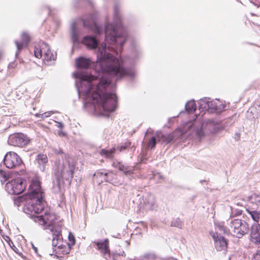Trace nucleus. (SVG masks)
<instances>
[{"mask_svg": "<svg viewBox=\"0 0 260 260\" xmlns=\"http://www.w3.org/2000/svg\"><path fill=\"white\" fill-rule=\"evenodd\" d=\"M114 23H106L105 27V41L114 46L111 48H107L104 43L99 46L97 37L103 33V28L92 17L89 19H80L71 24L74 48L80 43L90 49L98 47L95 65L98 75L94 76L84 72L74 73L77 79L76 86L79 96L86 101L85 104L93 105L95 110H99L108 117L117 106V98L114 93L115 84L112 80H117L125 76L132 78L136 74L134 69L127 68V59L123 60L111 53L118 54V52L122 51L127 36L117 6L114 7Z\"/></svg>", "mask_w": 260, "mask_h": 260, "instance_id": "f257e3e1", "label": "nucleus"}, {"mask_svg": "<svg viewBox=\"0 0 260 260\" xmlns=\"http://www.w3.org/2000/svg\"><path fill=\"white\" fill-rule=\"evenodd\" d=\"M30 187V192L29 194L30 200L24 206V212L29 214L30 217L35 222L46 226L45 229L50 231L52 228L54 229V228L59 226L53 224L56 219V215L51 214L48 208H44V193L41 190L40 183L39 181L33 182Z\"/></svg>", "mask_w": 260, "mask_h": 260, "instance_id": "f03ea898", "label": "nucleus"}, {"mask_svg": "<svg viewBox=\"0 0 260 260\" xmlns=\"http://www.w3.org/2000/svg\"><path fill=\"white\" fill-rule=\"evenodd\" d=\"M56 165L58 172L56 175L55 179L53 181V185L54 188H56L59 190L61 188L60 177L67 180H71L73 177L76 162L69 155L64 154V159L59 160Z\"/></svg>", "mask_w": 260, "mask_h": 260, "instance_id": "7ed1b4c3", "label": "nucleus"}, {"mask_svg": "<svg viewBox=\"0 0 260 260\" xmlns=\"http://www.w3.org/2000/svg\"><path fill=\"white\" fill-rule=\"evenodd\" d=\"M226 223L229 232L237 238H242L244 235L247 234L249 232V225L244 220L229 218L226 220Z\"/></svg>", "mask_w": 260, "mask_h": 260, "instance_id": "20e7f679", "label": "nucleus"}, {"mask_svg": "<svg viewBox=\"0 0 260 260\" xmlns=\"http://www.w3.org/2000/svg\"><path fill=\"white\" fill-rule=\"evenodd\" d=\"M34 54L38 58L43 57V60L47 62L52 60H55L56 58V55L53 54L48 45L44 42L40 43L35 46Z\"/></svg>", "mask_w": 260, "mask_h": 260, "instance_id": "39448f33", "label": "nucleus"}, {"mask_svg": "<svg viewBox=\"0 0 260 260\" xmlns=\"http://www.w3.org/2000/svg\"><path fill=\"white\" fill-rule=\"evenodd\" d=\"M6 190L9 194H19L26 188V181L22 178H17L6 183Z\"/></svg>", "mask_w": 260, "mask_h": 260, "instance_id": "423d86ee", "label": "nucleus"}, {"mask_svg": "<svg viewBox=\"0 0 260 260\" xmlns=\"http://www.w3.org/2000/svg\"><path fill=\"white\" fill-rule=\"evenodd\" d=\"M4 165L7 168L14 169L20 168L24 166L21 157L15 152L10 151L7 152L3 159Z\"/></svg>", "mask_w": 260, "mask_h": 260, "instance_id": "0eeeda50", "label": "nucleus"}, {"mask_svg": "<svg viewBox=\"0 0 260 260\" xmlns=\"http://www.w3.org/2000/svg\"><path fill=\"white\" fill-rule=\"evenodd\" d=\"M30 141L27 136L22 133H17L9 136L8 143L9 145L22 147L28 144Z\"/></svg>", "mask_w": 260, "mask_h": 260, "instance_id": "6e6552de", "label": "nucleus"}, {"mask_svg": "<svg viewBox=\"0 0 260 260\" xmlns=\"http://www.w3.org/2000/svg\"><path fill=\"white\" fill-rule=\"evenodd\" d=\"M52 228L51 232L52 233L53 238L52 240V245L54 251H56V253L59 252L60 249L62 246V237L61 234V230L60 226Z\"/></svg>", "mask_w": 260, "mask_h": 260, "instance_id": "1a4fd4ad", "label": "nucleus"}, {"mask_svg": "<svg viewBox=\"0 0 260 260\" xmlns=\"http://www.w3.org/2000/svg\"><path fill=\"white\" fill-rule=\"evenodd\" d=\"M212 236L216 250L219 251H225L228 247V240L218 233H213Z\"/></svg>", "mask_w": 260, "mask_h": 260, "instance_id": "9d476101", "label": "nucleus"}, {"mask_svg": "<svg viewBox=\"0 0 260 260\" xmlns=\"http://www.w3.org/2000/svg\"><path fill=\"white\" fill-rule=\"evenodd\" d=\"M250 241L258 247H260V224H253L250 229Z\"/></svg>", "mask_w": 260, "mask_h": 260, "instance_id": "9b49d317", "label": "nucleus"}, {"mask_svg": "<svg viewBox=\"0 0 260 260\" xmlns=\"http://www.w3.org/2000/svg\"><path fill=\"white\" fill-rule=\"evenodd\" d=\"M94 244H95L98 249L100 251V252L105 258L107 259L110 257V249L108 239L94 242Z\"/></svg>", "mask_w": 260, "mask_h": 260, "instance_id": "f8f14e48", "label": "nucleus"}, {"mask_svg": "<svg viewBox=\"0 0 260 260\" xmlns=\"http://www.w3.org/2000/svg\"><path fill=\"white\" fill-rule=\"evenodd\" d=\"M225 105L222 104L218 100L215 101L210 100L207 109L212 113H220L225 110Z\"/></svg>", "mask_w": 260, "mask_h": 260, "instance_id": "ddd939ff", "label": "nucleus"}, {"mask_svg": "<svg viewBox=\"0 0 260 260\" xmlns=\"http://www.w3.org/2000/svg\"><path fill=\"white\" fill-rule=\"evenodd\" d=\"M244 200L249 202V208L251 209L257 210L260 208V194L253 193L245 197Z\"/></svg>", "mask_w": 260, "mask_h": 260, "instance_id": "4468645a", "label": "nucleus"}, {"mask_svg": "<svg viewBox=\"0 0 260 260\" xmlns=\"http://www.w3.org/2000/svg\"><path fill=\"white\" fill-rule=\"evenodd\" d=\"M112 166L121 172H123L125 175H131L133 174L134 167L127 166L122 162L115 161L112 164Z\"/></svg>", "mask_w": 260, "mask_h": 260, "instance_id": "2eb2a0df", "label": "nucleus"}, {"mask_svg": "<svg viewBox=\"0 0 260 260\" xmlns=\"http://www.w3.org/2000/svg\"><path fill=\"white\" fill-rule=\"evenodd\" d=\"M30 40V37L26 32H23L21 35V41L19 42L18 41H15V43L17 46V51L15 53L16 56L19 54V52L23 48L24 46H26Z\"/></svg>", "mask_w": 260, "mask_h": 260, "instance_id": "dca6fc26", "label": "nucleus"}, {"mask_svg": "<svg viewBox=\"0 0 260 260\" xmlns=\"http://www.w3.org/2000/svg\"><path fill=\"white\" fill-rule=\"evenodd\" d=\"M155 205L154 196L151 193H147L143 197V205L146 210H152Z\"/></svg>", "mask_w": 260, "mask_h": 260, "instance_id": "f3484780", "label": "nucleus"}, {"mask_svg": "<svg viewBox=\"0 0 260 260\" xmlns=\"http://www.w3.org/2000/svg\"><path fill=\"white\" fill-rule=\"evenodd\" d=\"M92 61L89 58L83 57H80L76 60V66L79 69H88Z\"/></svg>", "mask_w": 260, "mask_h": 260, "instance_id": "a211bd4d", "label": "nucleus"}, {"mask_svg": "<svg viewBox=\"0 0 260 260\" xmlns=\"http://www.w3.org/2000/svg\"><path fill=\"white\" fill-rule=\"evenodd\" d=\"M38 166L42 171H45L46 165L48 162V158L46 154H39L36 158Z\"/></svg>", "mask_w": 260, "mask_h": 260, "instance_id": "6ab92c4d", "label": "nucleus"}, {"mask_svg": "<svg viewBox=\"0 0 260 260\" xmlns=\"http://www.w3.org/2000/svg\"><path fill=\"white\" fill-rule=\"evenodd\" d=\"M115 150L114 148L109 149H102L100 150V154L106 158L112 159L114 157Z\"/></svg>", "mask_w": 260, "mask_h": 260, "instance_id": "aec40b11", "label": "nucleus"}, {"mask_svg": "<svg viewBox=\"0 0 260 260\" xmlns=\"http://www.w3.org/2000/svg\"><path fill=\"white\" fill-rule=\"evenodd\" d=\"M206 128H207L211 133H214L218 131L219 128V125L214 121L208 120L206 123Z\"/></svg>", "mask_w": 260, "mask_h": 260, "instance_id": "412c9836", "label": "nucleus"}, {"mask_svg": "<svg viewBox=\"0 0 260 260\" xmlns=\"http://www.w3.org/2000/svg\"><path fill=\"white\" fill-rule=\"evenodd\" d=\"M116 175L113 172L111 171H106L105 176H104L103 180L112 184H114L116 183Z\"/></svg>", "mask_w": 260, "mask_h": 260, "instance_id": "4be33fe9", "label": "nucleus"}, {"mask_svg": "<svg viewBox=\"0 0 260 260\" xmlns=\"http://www.w3.org/2000/svg\"><path fill=\"white\" fill-rule=\"evenodd\" d=\"M246 211L250 215L253 220L256 222V223H258V222L260 220L259 212L257 210H253L251 208L246 209Z\"/></svg>", "mask_w": 260, "mask_h": 260, "instance_id": "5701e85b", "label": "nucleus"}, {"mask_svg": "<svg viewBox=\"0 0 260 260\" xmlns=\"http://www.w3.org/2000/svg\"><path fill=\"white\" fill-rule=\"evenodd\" d=\"M36 181H32L31 183V184L29 185V192L25 194V197H19L17 200L15 201V204H16L17 206H19L20 204L23 202L24 200H26V203L24 205V206H25V205L27 204L28 202H29L30 200V198L29 197V194L30 192V189L31 187L30 186L32 185V183L33 182H36ZM24 207H23L24 208Z\"/></svg>", "mask_w": 260, "mask_h": 260, "instance_id": "b1692460", "label": "nucleus"}, {"mask_svg": "<svg viewBox=\"0 0 260 260\" xmlns=\"http://www.w3.org/2000/svg\"><path fill=\"white\" fill-rule=\"evenodd\" d=\"M185 110L188 113H193L196 110V105L194 101L192 100L188 102L185 106Z\"/></svg>", "mask_w": 260, "mask_h": 260, "instance_id": "393cba45", "label": "nucleus"}, {"mask_svg": "<svg viewBox=\"0 0 260 260\" xmlns=\"http://www.w3.org/2000/svg\"><path fill=\"white\" fill-rule=\"evenodd\" d=\"M231 214L229 218H236V217L241 215L242 214V210L238 208H236L235 207H230Z\"/></svg>", "mask_w": 260, "mask_h": 260, "instance_id": "a878e982", "label": "nucleus"}, {"mask_svg": "<svg viewBox=\"0 0 260 260\" xmlns=\"http://www.w3.org/2000/svg\"><path fill=\"white\" fill-rule=\"evenodd\" d=\"M210 100V99L207 98H204L201 99L199 102V107L200 108L207 110V106H208Z\"/></svg>", "mask_w": 260, "mask_h": 260, "instance_id": "bb28decb", "label": "nucleus"}, {"mask_svg": "<svg viewBox=\"0 0 260 260\" xmlns=\"http://www.w3.org/2000/svg\"><path fill=\"white\" fill-rule=\"evenodd\" d=\"M174 139L173 136L171 134L164 135H162L161 136V139H160V141H162L164 142H165L167 144L169 143L170 142H172Z\"/></svg>", "mask_w": 260, "mask_h": 260, "instance_id": "cd10ccee", "label": "nucleus"}, {"mask_svg": "<svg viewBox=\"0 0 260 260\" xmlns=\"http://www.w3.org/2000/svg\"><path fill=\"white\" fill-rule=\"evenodd\" d=\"M156 144V139L155 137H152L151 139L149 140L147 146L148 147H150L151 149H153L155 148Z\"/></svg>", "mask_w": 260, "mask_h": 260, "instance_id": "c85d7f7f", "label": "nucleus"}, {"mask_svg": "<svg viewBox=\"0 0 260 260\" xmlns=\"http://www.w3.org/2000/svg\"><path fill=\"white\" fill-rule=\"evenodd\" d=\"M171 226L181 228L182 223L180 219L179 218L174 219L171 222Z\"/></svg>", "mask_w": 260, "mask_h": 260, "instance_id": "c756f323", "label": "nucleus"}, {"mask_svg": "<svg viewBox=\"0 0 260 260\" xmlns=\"http://www.w3.org/2000/svg\"><path fill=\"white\" fill-rule=\"evenodd\" d=\"M204 127V124H202L200 128H197L196 131V134L199 139H201L204 136V132L203 131V127Z\"/></svg>", "mask_w": 260, "mask_h": 260, "instance_id": "7c9ffc66", "label": "nucleus"}, {"mask_svg": "<svg viewBox=\"0 0 260 260\" xmlns=\"http://www.w3.org/2000/svg\"><path fill=\"white\" fill-rule=\"evenodd\" d=\"M106 173V171L105 170H98L94 174V176H96V177H100L101 178L102 181H103L104 178V176H105V174Z\"/></svg>", "mask_w": 260, "mask_h": 260, "instance_id": "2f4dec72", "label": "nucleus"}, {"mask_svg": "<svg viewBox=\"0 0 260 260\" xmlns=\"http://www.w3.org/2000/svg\"><path fill=\"white\" fill-rule=\"evenodd\" d=\"M54 152L57 155H60L62 158V160L64 159V154L68 155L66 153H63L62 150L59 148L54 149Z\"/></svg>", "mask_w": 260, "mask_h": 260, "instance_id": "473e14b6", "label": "nucleus"}, {"mask_svg": "<svg viewBox=\"0 0 260 260\" xmlns=\"http://www.w3.org/2000/svg\"><path fill=\"white\" fill-rule=\"evenodd\" d=\"M155 257L153 253H147L144 255L143 260H155Z\"/></svg>", "mask_w": 260, "mask_h": 260, "instance_id": "72a5a7b5", "label": "nucleus"}, {"mask_svg": "<svg viewBox=\"0 0 260 260\" xmlns=\"http://www.w3.org/2000/svg\"><path fill=\"white\" fill-rule=\"evenodd\" d=\"M131 144V142L129 141H127L123 145H121L118 147V149L120 151H121L127 147H128Z\"/></svg>", "mask_w": 260, "mask_h": 260, "instance_id": "f704fd0d", "label": "nucleus"}, {"mask_svg": "<svg viewBox=\"0 0 260 260\" xmlns=\"http://www.w3.org/2000/svg\"><path fill=\"white\" fill-rule=\"evenodd\" d=\"M0 176H2L4 178V181H6L8 179V175L2 170H0Z\"/></svg>", "mask_w": 260, "mask_h": 260, "instance_id": "c9c22d12", "label": "nucleus"}, {"mask_svg": "<svg viewBox=\"0 0 260 260\" xmlns=\"http://www.w3.org/2000/svg\"><path fill=\"white\" fill-rule=\"evenodd\" d=\"M69 239L70 241L72 243V245H74L75 242V238L73 235H72L71 233H70L69 235Z\"/></svg>", "mask_w": 260, "mask_h": 260, "instance_id": "e433bc0d", "label": "nucleus"}, {"mask_svg": "<svg viewBox=\"0 0 260 260\" xmlns=\"http://www.w3.org/2000/svg\"><path fill=\"white\" fill-rule=\"evenodd\" d=\"M251 260H260V251L257 252L253 257Z\"/></svg>", "mask_w": 260, "mask_h": 260, "instance_id": "4c0bfd02", "label": "nucleus"}, {"mask_svg": "<svg viewBox=\"0 0 260 260\" xmlns=\"http://www.w3.org/2000/svg\"><path fill=\"white\" fill-rule=\"evenodd\" d=\"M218 228L220 230L223 231L224 233H226V228L223 225L219 224Z\"/></svg>", "mask_w": 260, "mask_h": 260, "instance_id": "58836bf2", "label": "nucleus"}, {"mask_svg": "<svg viewBox=\"0 0 260 260\" xmlns=\"http://www.w3.org/2000/svg\"><path fill=\"white\" fill-rule=\"evenodd\" d=\"M57 127L59 128L60 129H61L63 127V124L61 122H57Z\"/></svg>", "mask_w": 260, "mask_h": 260, "instance_id": "ea45409f", "label": "nucleus"}, {"mask_svg": "<svg viewBox=\"0 0 260 260\" xmlns=\"http://www.w3.org/2000/svg\"><path fill=\"white\" fill-rule=\"evenodd\" d=\"M117 254L123 257H125L126 255L125 252L123 251H120L119 252L117 253Z\"/></svg>", "mask_w": 260, "mask_h": 260, "instance_id": "a19ab883", "label": "nucleus"}, {"mask_svg": "<svg viewBox=\"0 0 260 260\" xmlns=\"http://www.w3.org/2000/svg\"><path fill=\"white\" fill-rule=\"evenodd\" d=\"M51 112H45L42 114V115H45V117H48L50 116Z\"/></svg>", "mask_w": 260, "mask_h": 260, "instance_id": "79ce46f5", "label": "nucleus"}, {"mask_svg": "<svg viewBox=\"0 0 260 260\" xmlns=\"http://www.w3.org/2000/svg\"><path fill=\"white\" fill-rule=\"evenodd\" d=\"M153 131L151 128H149L147 130L146 132L145 133V135H147L149 133H152Z\"/></svg>", "mask_w": 260, "mask_h": 260, "instance_id": "37998d69", "label": "nucleus"}, {"mask_svg": "<svg viewBox=\"0 0 260 260\" xmlns=\"http://www.w3.org/2000/svg\"><path fill=\"white\" fill-rule=\"evenodd\" d=\"M48 13L50 14V15H54V13L53 12V10H51L50 8H48Z\"/></svg>", "mask_w": 260, "mask_h": 260, "instance_id": "c03bdc74", "label": "nucleus"}, {"mask_svg": "<svg viewBox=\"0 0 260 260\" xmlns=\"http://www.w3.org/2000/svg\"><path fill=\"white\" fill-rule=\"evenodd\" d=\"M32 248L36 252H37V248L32 245Z\"/></svg>", "mask_w": 260, "mask_h": 260, "instance_id": "a18cd8bd", "label": "nucleus"}, {"mask_svg": "<svg viewBox=\"0 0 260 260\" xmlns=\"http://www.w3.org/2000/svg\"><path fill=\"white\" fill-rule=\"evenodd\" d=\"M64 135L65 134H64V133L63 132H61L59 133V136H61V135L64 136Z\"/></svg>", "mask_w": 260, "mask_h": 260, "instance_id": "49530a36", "label": "nucleus"}, {"mask_svg": "<svg viewBox=\"0 0 260 260\" xmlns=\"http://www.w3.org/2000/svg\"><path fill=\"white\" fill-rule=\"evenodd\" d=\"M168 260H177V259L174 258H171L169 259Z\"/></svg>", "mask_w": 260, "mask_h": 260, "instance_id": "de8ad7c7", "label": "nucleus"}, {"mask_svg": "<svg viewBox=\"0 0 260 260\" xmlns=\"http://www.w3.org/2000/svg\"><path fill=\"white\" fill-rule=\"evenodd\" d=\"M130 61V64H133V61Z\"/></svg>", "mask_w": 260, "mask_h": 260, "instance_id": "09e8293b", "label": "nucleus"}, {"mask_svg": "<svg viewBox=\"0 0 260 260\" xmlns=\"http://www.w3.org/2000/svg\"><path fill=\"white\" fill-rule=\"evenodd\" d=\"M236 205H237V206H239V205H240V204H239V203H237V204H236Z\"/></svg>", "mask_w": 260, "mask_h": 260, "instance_id": "8fccbe9b", "label": "nucleus"}]
</instances>
